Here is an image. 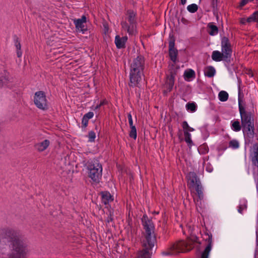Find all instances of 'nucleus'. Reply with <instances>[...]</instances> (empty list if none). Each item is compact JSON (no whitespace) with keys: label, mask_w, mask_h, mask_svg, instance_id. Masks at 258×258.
Instances as JSON below:
<instances>
[{"label":"nucleus","mask_w":258,"mask_h":258,"mask_svg":"<svg viewBox=\"0 0 258 258\" xmlns=\"http://www.w3.org/2000/svg\"><path fill=\"white\" fill-rule=\"evenodd\" d=\"M206 170H207V171H208L209 172H211V170H208V169L207 168Z\"/></svg>","instance_id":"49530a36"},{"label":"nucleus","mask_w":258,"mask_h":258,"mask_svg":"<svg viewBox=\"0 0 258 258\" xmlns=\"http://www.w3.org/2000/svg\"><path fill=\"white\" fill-rule=\"evenodd\" d=\"M216 70L215 68L212 66L206 67L204 69V74L209 78H212L215 75Z\"/></svg>","instance_id":"393cba45"},{"label":"nucleus","mask_w":258,"mask_h":258,"mask_svg":"<svg viewBox=\"0 0 258 258\" xmlns=\"http://www.w3.org/2000/svg\"><path fill=\"white\" fill-rule=\"evenodd\" d=\"M177 50L174 48V42L170 41L169 43V55L173 62H175L177 60Z\"/></svg>","instance_id":"dca6fc26"},{"label":"nucleus","mask_w":258,"mask_h":258,"mask_svg":"<svg viewBox=\"0 0 258 258\" xmlns=\"http://www.w3.org/2000/svg\"><path fill=\"white\" fill-rule=\"evenodd\" d=\"M212 248V236H209V243L202 254L201 258H208L209 254Z\"/></svg>","instance_id":"b1692460"},{"label":"nucleus","mask_w":258,"mask_h":258,"mask_svg":"<svg viewBox=\"0 0 258 258\" xmlns=\"http://www.w3.org/2000/svg\"><path fill=\"white\" fill-rule=\"evenodd\" d=\"M88 119L86 118L85 117H83L82 120V124L83 125L84 127H86L88 123Z\"/></svg>","instance_id":"e433bc0d"},{"label":"nucleus","mask_w":258,"mask_h":258,"mask_svg":"<svg viewBox=\"0 0 258 258\" xmlns=\"http://www.w3.org/2000/svg\"><path fill=\"white\" fill-rule=\"evenodd\" d=\"M87 169L88 176L95 182L98 183L101 178L102 175V167L97 160L89 161Z\"/></svg>","instance_id":"0eeeda50"},{"label":"nucleus","mask_w":258,"mask_h":258,"mask_svg":"<svg viewBox=\"0 0 258 258\" xmlns=\"http://www.w3.org/2000/svg\"><path fill=\"white\" fill-rule=\"evenodd\" d=\"M196 77L195 71L192 69H188L184 73V78L186 81H190Z\"/></svg>","instance_id":"5701e85b"},{"label":"nucleus","mask_w":258,"mask_h":258,"mask_svg":"<svg viewBox=\"0 0 258 258\" xmlns=\"http://www.w3.org/2000/svg\"><path fill=\"white\" fill-rule=\"evenodd\" d=\"M127 40V36H123L121 37L118 35H116L115 38L114 42L117 48L119 49L124 48Z\"/></svg>","instance_id":"6ab92c4d"},{"label":"nucleus","mask_w":258,"mask_h":258,"mask_svg":"<svg viewBox=\"0 0 258 258\" xmlns=\"http://www.w3.org/2000/svg\"><path fill=\"white\" fill-rule=\"evenodd\" d=\"M127 117L128 119V122L130 126H134L133 125V120L132 118V116L131 113H128L127 114Z\"/></svg>","instance_id":"c9c22d12"},{"label":"nucleus","mask_w":258,"mask_h":258,"mask_svg":"<svg viewBox=\"0 0 258 258\" xmlns=\"http://www.w3.org/2000/svg\"><path fill=\"white\" fill-rule=\"evenodd\" d=\"M106 104H107V101L106 100H103L100 103V104L101 105V106Z\"/></svg>","instance_id":"79ce46f5"},{"label":"nucleus","mask_w":258,"mask_h":258,"mask_svg":"<svg viewBox=\"0 0 258 258\" xmlns=\"http://www.w3.org/2000/svg\"><path fill=\"white\" fill-rule=\"evenodd\" d=\"M187 178L188 179V183L190 186L196 187L198 185L201 184L196 173L194 172H189L187 175Z\"/></svg>","instance_id":"4468645a"},{"label":"nucleus","mask_w":258,"mask_h":258,"mask_svg":"<svg viewBox=\"0 0 258 258\" xmlns=\"http://www.w3.org/2000/svg\"><path fill=\"white\" fill-rule=\"evenodd\" d=\"M15 46L17 50H21V44L18 40H17L16 42H15Z\"/></svg>","instance_id":"4c0bfd02"},{"label":"nucleus","mask_w":258,"mask_h":258,"mask_svg":"<svg viewBox=\"0 0 258 258\" xmlns=\"http://www.w3.org/2000/svg\"><path fill=\"white\" fill-rule=\"evenodd\" d=\"M250 157L252 164L258 167V143H256L252 146Z\"/></svg>","instance_id":"2eb2a0df"},{"label":"nucleus","mask_w":258,"mask_h":258,"mask_svg":"<svg viewBox=\"0 0 258 258\" xmlns=\"http://www.w3.org/2000/svg\"><path fill=\"white\" fill-rule=\"evenodd\" d=\"M249 2L250 1L249 0H242L240 2V6L241 7H243Z\"/></svg>","instance_id":"58836bf2"},{"label":"nucleus","mask_w":258,"mask_h":258,"mask_svg":"<svg viewBox=\"0 0 258 258\" xmlns=\"http://www.w3.org/2000/svg\"><path fill=\"white\" fill-rule=\"evenodd\" d=\"M195 188L196 190L199 198V199L197 200L196 205L197 206L201 207L202 206V200L204 198L203 188L201 184L198 185V186Z\"/></svg>","instance_id":"412c9836"},{"label":"nucleus","mask_w":258,"mask_h":258,"mask_svg":"<svg viewBox=\"0 0 258 258\" xmlns=\"http://www.w3.org/2000/svg\"><path fill=\"white\" fill-rule=\"evenodd\" d=\"M101 202L104 205L108 207L110 203L112 202L113 198L111 194L108 191H102L101 193Z\"/></svg>","instance_id":"a211bd4d"},{"label":"nucleus","mask_w":258,"mask_h":258,"mask_svg":"<svg viewBox=\"0 0 258 258\" xmlns=\"http://www.w3.org/2000/svg\"><path fill=\"white\" fill-rule=\"evenodd\" d=\"M131 131L130 133V137L131 138H133L134 139H136L137 138V130L135 126H130Z\"/></svg>","instance_id":"473e14b6"},{"label":"nucleus","mask_w":258,"mask_h":258,"mask_svg":"<svg viewBox=\"0 0 258 258\" xmlns=\"http://www.w3.org/2000/svg\"><path fill=\"white\" fill-rule=\"evenodd\" d=\"M137 13L132 10H127L124 19H122L121 22L122 30L129 35H135L137 33Z\"/></svg>","instance_id":"423d86ee"},{"label":"nucleus","mask_w":258,"mask_h":258,"mask_svg":"<svg viewBox=\"0 0 258 258\" xmlns=\"http://www.w3.org/2000/svg\"><path fill=\"white\" fill-rule=\"evenodd\" d=\"M144 248L137 253V258H151L152 255V249L154 246H144L142 243Z\"/></svg>","instance_id":"ddd939ff"},{"label":"nucleus","mask_w":258,"mask_h":258,"mask_svg":"<svg viewBox=\"0 0 258 258\" xmlns=\"http://www.w3.org/2000/svg\"><path fill=\"white\" fill-rule=\"evenodd\" d=\"M228 94L225 91H221L219 93V99L222 102H225L228 99Z\"/></svg>","instance_id":"c85d7f7f"},{"label":"nucleus","mask_w":258,"mask_h":258,"mask_svg":"<svg viewBox=\"0 0 258 258\" xmlns=\"http://www.w3.org/2000/svg\"><path fill=\"white\" fill-rule=\"evenodd\" d=\"M247 208V201L245 199L240 201V204L238 207V211L239 213L242 214L243 211Z\"/></svg>","instance_id":"bb28decb"},{"label":"nucleus","mask_w":258,"mask_h":258,"mask_svg":"<svg viewBox=\"0 0 258 258\" xmlns=\"http://www.w3.org/2000/svg\"><path fill=\"white\" fill-rule=\"evenodd\" d=\"M50 142L48 140H45L42 142L38 143L35 145V148L39 152L44 151L49 146Z\"/></svg>","instance_id":"aec40b11"},{"label":"nucleus","mask_w":258,"mask_h":258,"mask_svg":"<svg viewBox=\"0 0 258 258\" xmlns=\"http://www.w3.org/2000/svg\"><path fill=\"white\" fill-rule=\"evenodd\" d=\"M254 258H258V245H257L254 253Z\"/></svg>","instance_id":"ea45409f"},{"label":"nucleus","mask_w":258,"mask_h":258,"mask_svg":"<svg viewBox=\"0 0 258 258\" xmlns=\"http://www.w3.org/2000/svg\"><path fill=\"white\" fill-rule=\"evenodd\" d=\"M2 236V242H7L8 244L6 247L0 246V258H25L26 245L14 230H4Z\"/></svg>","instance_id":"f257e3e1"},{"label":"nucleus","mask_w":258,"mask_h":258,"mask_svg":"<svg viewBox=\"0 0 258 258\" xmlns=\"http://www.w3.org/2000/svg\"><path fill=\"white\" fill-rule=\"evenodd\" d=\"M174 68L173 64L169 66V74L167 76L166 80L164 85L165 88L164 93L170 92L173 89L174 84V78L177 70V68L175 70Z\"/></svg>","instance_id":"6e6552de"},{"label":"nucleus","mask_w":258,"mask_h":258,"mask_svg":"<svg viewBox=\"0 0 258 258\" xmlns=\"http://www.w3.org/2000/svg\"><path fill=\"white\" fill-rule=\"evenodd\" d=\"M231 129L236 132H239L242 127V124L240 125V122L238 120H232L231 121Z\"/></svg>","instance_id":"a878e982"},{"label":"nucleus","mask_w":258,"mask_h":258,"mask_svg":"<svg viewBox=\"0 0 258 258\" xmlns=\"http://www.w3.org/2000/svg\"><path fill=\"white\" fill-rule=\"evenodd\" d=\"M196 242H198V237L195 234H191L187 241L181 240L174 243L168 249L163 251L162 254L163 255H169L189 251L192 248V244Z\"/></svg>","instance_id":"20e7f679"},{"label":"nucleus","mask_w":258,"mask_h":258,"mask_svg":"<svg viewBox=\"0 0 258 258\" xmlns=\"http://www.w3.org/2000/svg\"><path fill=\"white\" fill-rule=\"evenodd\" d=\"M224 57L225 55L223 54V53L218 50L213 51L211 56L212 59L215 61H224L229 62L230 61Z\"/></svg>","instance_id":"f3484780"},{"label":"nucleus","mask_w":258,"mask_h":258,"mask_svg":"<svg viewBox=\"0 0 258 258\" xmlns=\"http://www.w3.org/2000/svg\"><path fill=\"white\" fill-rule=\"evenodd\" d=\"M221 52L225 55V58H227L230 61L232 56V45L229 40L226 37H223L221 39Z\"/></svg>","instance_id":"9d476101"},{"label":"nucleus","mask_w":258,"mask_h":258,"mask_svg":"<svg viewBox=\"0 0 258 258\" xmlns=\"http://www.w3.org/2000/svg\"><path fill=\"white\" fill-rule=\"evenodd\" d=\"M142 223L144 230L142 242L145 246H154L156 242V236L154 232L155 227L152 220L146 215H144L142 218Z\"/></svg>","instance_id":"39448f33"},{"label":"nucleus","mask_w":258,"mask_h":258,"mask_svg":"<svg viewBox=\"0 0 258 258\" xmlns=\"http://www.w3.org/2000/svg\"><path fill=\"white\" fill-rule=\"evenodd\" d=\"M187 10L189 12L194 13L198 10V6L195 4H192L187 7Z\"/></svg>","instance_id":"7c9ffc66"},{"label":"nucleus","mask_w":258,"mask_h":258,"mask_svg":"<svg viewBox=\"0 0 258 258\" xmlns=\"http://www.w3.org/2000/svg\"><path fill=\"white\" fill-rule=\"evenodd\" d=\"M246 22L248 23L253 22H258V11H255L251 16L247 18Z\"/></svg>","instance_id":"cd10ccee"},{"label":"nucleus","mask_w":258,"mask_h":258,"mask_svg":"<svg viewBox=\"0 0 258 258\" xmlns=\"http://www.w3.org/2000/svg\"><path fill=\"white\" fill-rule=\"evenodd\" d=\"M208 33L212 36H214L218 33V28L213 23H209L207 25Z\"/></svg>","instance_id":"4be33fe9"},{"label":"nucleus","mask_w":258,"mask_h":258,"mask_svg":"<svg viewBox=\"0 0 258 258\" xmlns=\"http://www.w3.org/2000/svg\"><path fill=\"white\" fill-rule=\"evenodd\" d=\"M238 108L243 133L247 137L252 138L254 134V114L242 105L239 98H238Z\"/></svg>","instance_id":"f03ea898"},{"label":"nucleus","mask_w":258,"mask_h":258,"mask_svg":"<svg viewBox=\"0 0 258 258\" xmlns=\"http://www.w3.org/2000/svg\"><path fill=\"white\" fill-rule=\"evenodd\" d=\"M145 68V58L142 55H139L134 58L130 66V83L131 87L137 86L141 80Z\"/></svg>","instance_id":"7ed1b4c3"},{"label":"nucleus","mask_w":258,"mask_h":258,"mask_svg":"<svg viewBox=\"0 0 258 258\" xmlns=\"http://www.w3.org/2000/svg\"><path fill=\"white\" fill-rule=\"evenodd\" d=\"M239 147V142L236 139H233L230 141L229 143V148L232 149H237Z\"/></svg>","instance_id":"c756f323"},{"label":"nucleus","mask_w":258,"mask_h":258,"mask_svg":"<svg viewBox=\"0 0 258 258\" xmlns=\"http://www.w3.org/2000/svg\"><path fill=\"white\" fill-rule=\"evenodd\" d=\"M101 106V105L99 104H98V105H96V106L95 107V108H94V110H95L98 109H99V108H100Z\"/></svg>","instance_id":"c03bdc74"},{"label":"nucleus","mask_w":258,"mask_h":258,"mask_svg":"<svg viewBox=\"0 0 258 258\" xmlns=\"http://www.w3.org/2000/svg\"><path fill=\"white\" fill-rule=\"evenodd\" d=\"M88 137L89 138V142H93L95 141V139L96 138V134L93 131H90L88 133Z\"/></svg>","instance_id":"72a5a7b5"},{"label":"nucleus","mask_w":258,"mask_h":258,"mask_svg":"<svg viewBox=\"0 0 258 258\" xmlns=\"http://www.w3.org/2000/svg\"><path fill=\"white\" fill-rule=\"evenodd\" d=\"M182 127L183 130L185 141L187 143V145L190 147L193 145V143L191 139V134L189 132H194L195 130L192 127L189 126L186 121H184L182 123Z\"/></svg>","instance_id":"9b49d317"},{"label":"nucleus","mask_w":258,"mask_h":258,"mask_svg":"<svg viewBox=\"0 0 258 258\" xmlns=\"http://www.w3.org/2000/svg\"><path fill=\"white\" fill-rule=\"evenodd\" d=\"M186 3V0H180V4L182 5H184Z\"/></svg>","instance_id":"37998d69"},{"label":"nucleus","mask_w":258,"mask_h":258,"mask_svg":"<svg viewBox=\"0 0 258 258\" xmlns=\"http://www.w3.org/2000/svg\"><path fill=\"white\" fill-rule=\"evenodd\" d=\"M186 108L187 110L190 111L191 112H195L197 110V106L194 102L188 103L186 105Z\"/></svg>","instance_id":"2f4dec72"},{"label":"nucleus","mask_w":258,"mask_h":258,"mask_svg":"<svg viewBox=\"0 0 258 258\" xmlns=\"http://www.w3.org/2000/svg\"><path fill=\"white\" fill-rule=\"evenodd\" d=\"M189 231H190V233H192V230L190 229Z\"/></svg>","instance_id":"de8ad7c7"},{"label":"nucleus","mask_w":258,"mask_h":258,"mask_svg":"<svg viewBox=\"0 0 258 258\" xmlns=\"http://www.w3.org/2000/svg\"><path fill=\"white\" fill-rule=\"evenodd\" d=\"M34 102L35 105L40 109L45 110L48 108L46 96L43 91H38L35 93Z\"/></svg>","instance_id":"1a4fd4ad"},{"label":"nucleus","mask_w":258,"mask_h":258,"mask_svg":"<svg viewBox=\"0 0 258 258\" xmlns=\"http://www.w3.org/2000/svg\"><path fill=\"white\" fill-rule=\"evenodd\" d=\"M245 21H246V20H242V21H241V23H242V24H245Z\"/></svg>","instance_id":"a18cd8bd"},{"label":"nucleus","mask_w":258,"mask_h":258,"mask_svg":"<svg viewBox=\"0 0 258 258\" xmlns=\"http://www.w3.org/2000/svg\"><path fill=\"white\" fill-rule=\"evenodd\" d=\"M74 23L77 30L80 32H82L84 34L87 31L85 28V24L86 22V17L85 16H82L81 18L74 20Z\"/></svg>","instance_id":"f8f14e48"},{"label":"nucleus","mask_w":258,"mask_h":258,"mask_svg":"<svg viewBox=\"0 0 258 258\" xmlns=\"http://www.w3.org/2000/svg\"><path fill=\"white\" fill-rule=\"evenodd\" d=\"M94 116V113L93 112H89L85 114L84 115V117H85L87 119H90L92 118Z\"/></svg>","instance_id":"f704fd0d"},{"label":"nucleus","mask_w":258,"mask_h":258,"mask_svg":"<svg viewBox=\"0 0 258 258\" xmlns=\"http://www.w3.org/2000/svg\"><path fill=\"white\" fill-rule=\"evenodd\" d=\"M22 54L21 50H17V55L18 57H20L22 56Z\"/></svg>","instance_id":"a19ab883"}]
</instances>
